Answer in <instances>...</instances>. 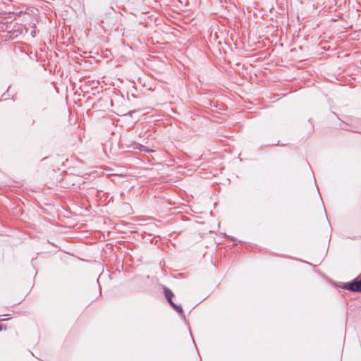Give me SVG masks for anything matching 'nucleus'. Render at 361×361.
I'll list each match as a JSON object with an SVG mask.
<instances>
[{"mask_svg":"<svg viewBox=\"0 0 361 361\" xmlns=\"http://www.w3.org/2000/svg\"><path fill=\"white\" fill-rule=\"evenodd\" d=\"M342 288L353 292H361V277L359 276L348 283H344Z\"/></svg>","mask_w":361,"mask_h":361,"instance_id":"nucleus-1","label":"nucleus"},{"mask_svg":"<svg viewBox=\"0 0 361 361\" xmlns=\"http://www.w3.org/2000/svg\"><path fill=\"white\" fill-rule=\"evenodd\" d=\"M164 295H165V297H166L167 301L169 302V303L171 305H172V304L174 303L172 300V298L173 296V292L170 289L165 288H164Z\"/></svg>","mask_w":361,"mask_h":361,"instance_id":"nucleus-2","label":"nucleus"},{"mask_svg":"<svg viewBox=\"0 0 361 361\" xmlns=\"http://www.w3.org/2000/svg\"><path fill=\"white\" fill-rule=\"evenodd\" d=\"M137 149H139L140 152H145L148 153L152 152L154 151L153 149L140 144L137 145Z\"/></svg>","mask_w":361,"mask_h":361,"instance_id":"nucleus-3","label":"nucleus"},{"mask_svg":"<svg viewBox=\"0 0 361 361\" xmlns=\"http://www.w3.org/2000/svg\"><path fill=\"white\" fill-rule=\"evenodd\" d=\"M171 306L179 314H183V308H182L181 305H176V304L173 303V304H172Z\"/></svg>","mask_w":361,"mask_h":361,"instance_id":"nucleus-4","label":"nucleus"},{"mask_svg":"<svg viewBox=\"0 0 361 361\" xmlns=\"http://www.w3.org/2000/svg\"><path fill=\"white\" fill-rule=\"evenodd\" d=\"M3 329L2 325L0 324V331Z\"/></svg>","mask_w":361,"mask_h":361,"instance_id":"nucleus-5","label":"nucleus"}]
</instances>
